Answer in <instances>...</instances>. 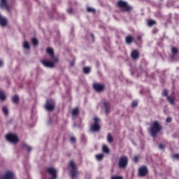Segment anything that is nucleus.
<instances>
[{"label":"nucleus","instance_id":"nucleus-1","mask_svg":"<svg viewBox=\"0 0 179 179\" xmlns=\"http://www.w3.org/2000/svg\"><path fill=\"white\" fill-rule=\"evenodd\" d=\"M162 129H163L162 124L157 121H154L150 125V133L153 138H156L158 132H160Z\"/></svg>","mask_w":179,"mask_h":179},{"label":"nucleus","instance_id":"nucleus-2","mask_svg":"<svg viewBox=\"0 0 179 179\" xmlns=\"http://www.w3.org/2000/svg\"><path fill=\"white\" fill-rule=\"evenodd\" d=\"M117 6L121 12H127V13L132 12V6H129L127 1L120 0L117 2Z\"/></svg>","mask_w":179,"mask_h":179},{"label":"nucleus","instance_id":"nucleus-3","mask_svg":"<svg viewBox=\"0 0 179 179\" xmlns=\"http://www.w3.org/2000/svg\"><path fill=\"white\" fill-rule=\"evenodd\" d=\"M128 157L123 155L120 157L118 161V167L119 169H127L128 167Z\"/></svg>","mask_w":179,"mask_h":179},{"label":"nucleus","instance_id":"nucleus-4","mask_svg":"<svg viewBox=\"0 0 179 179\" xmlns=\"http://www.w3.org/2000/svg\"><path fill=\"white\" fill-rule=\"evenodd\" d=\"M94 123L92 125H91V127H90V131L91 132H99V131H100V129H101V127L99 124L100 119L95 117H94Z\"/></svg>","mask_w":179,"mask_h":179},{"label":"nucleus","instance_id":"nucleus-5","mask_svg":"<svg viewBox=\"0 0 179 179\" xmlns=\"http://www.w3.org/2000/svg\"><path fill=\"white\" fill-rule=\"evenodd\" d=\"M69 167H71V170L70 171V174L72 178L76 177L78 174V168L76 167V164H75V162L71 160L69 163Z\"/></svg>","mask_w":179,"mask_h":179},{"label":"nucleus","instance_id":"nucleus-6","mask_svg":"<svg viewBox=\"0 0 179 179\" xmlns=\"http://www.w3.org/2000/svg\"><path fill=\"white\" fill-rule=\"evenodd\" d=\"M45 108L48 111H53L54 108H55V102H54V100L48 99Z\"/></svg>","mask_w":179,"mask_h":179},{"label":"nucleus","instance_id":"nucleus-7","mask_svg":"<svg viewBox=\"0 0 179 179\" xmlns=\"http://www.w3.org/2000/svg\"><path fill=\"white\" fill-rule=\"evenodd\" d=\"M7 141L8 142H11V143H17L19 142V138H17V136L13 134H8L6 136Z\"/></svg>","mask_w":179,"mask_h":179},{"label":"nucleus","instance_id":"nucleus-8","mask_svg":"<svg viewBox=\"0 0 179 179\" xmlns=\"http://www.w3.org/2000/svg\"><path fill=\"white\" fill-rule=\"evenodd\" d=\"M149 174V170L146 166H142L138 169V176L146 177Z\"/></svg>","mask_w":179,"mask_h":179},{"label":"nucleus","instance_id":"nucleus-9","mask_svg":"<svg viewBox=\"0 0 179 179\" xmlns=\"http://www.w3.org/2000/svg\"><path fill=\"white\" fill-rule=\"evenodd\" d=\"M47 173L50 174V176H52V178L49 179H57V169L52 168V167H49L46 170Z\"/></svg>","mask_w":179,"mask_h":179},{"label":"nucleus","instance_id":"nucleus-10","mask_svg":"<svg viewBox=\"0 0 179 179\" xmlns=\"http://www.w3.org/2000/svg\"><path fill=\"white\" fill-rule=\"evenodd\" d=\"M47 54L50 56V58L54 61V62H58V57H55L54 55V50L51 48H48L46 50Z\"/></svg>","mask_w":179,"mask_h":179},{"label":"nucleus","instance_id":"nucleus-11","mask_svg":"<svg viewBox=\"0 0 179 179\" xmlns=\"http://www.w3.org/2000/svg\"><path fill=\"white\" fill-rule=\"evenodd\" d=\"M41 64H43V65L44 66H45L46 68H54V66H55V64H57V62H55L54 61L50 62L48 60H42Z\"/></svg>","mask_w":179,"mask_h":179},{"label":"nucleus","instance_id":"nucleus-12","mask_svg":"<svg viewBox=\"0 0 179 179\" xmlns=\"http://www.w3.org/2000/svg\"><path fill=\"white\" fill-rule=\"evenodd\" d=\"M0 179H15V174H13V172L8 171L4 176L0 177Z\"/></svg>","mask_w":179,"mask_h":179},{"label":"nucleus","instance_id":"nucleus-13","mask_svg":"<svg viewBox=\"0 0 179 179\" xmlns=\"http://www.w3.org/2000/svg\"><path fill=\"white\" fill-rule=\"evenodd\" d=\"M93 87L96 92H103L104 90V85L99 83H94Z\"/></svg>","mask_w":179,"mask_h":179},{"label":"nucleus","instance_id":"nucleus-14","mask_svg":"<svg viewBox=\"0 0 179 179\" xmlns=\"http://www.w3.org/2000/svg\"><path fill=\"white\" fill-rule=\"evenodd\" d=\"M131 57L133 59H138L139 58V50H134L131 53Z\"/></svg>","mask_w":179,"mask_h":179},{"label":"nucleus","instance_id":"nucleus-15","mask_svg":"<svg viewBox=\"0 0 179 179\" xmlns=\"http://www.w3.org/2000/svg\"><path fill=\"white\" fill-rule=\"evenodd\" d=\"M0 8L2 9L4 8L5 9H7V10H9V6L8 5L6 0H1Z\"/></svg>","mask_w":179,"mask_h":179},{"label":"nucleus","instance_id":"nucleus-16","mask_svg":"<svg viewBox=\"0 0 179 179\" xmlns=\"http://www.w3.org/2000/svg\"><path fill=\"white\" fill-rule=\"evenodd\" d=\"M0 24L5 27L8 24V20H6L5 17H2V15H0Z\"/></svg>","mask_w":179,"mask_h":179},{"label":"nucleus","instance_id":"nucleus-17","mask_svg":"<svg viewBox=\"0 0 179 179\" xmlns=\"http://www.w3.org/2000/svg\"><path fill=\"white\" fill-rule=\"evenodd\" d=\"M103 107L105 108V113L106 115H108L110 114V103L108 102H104L103 103Z\"/></svg>","mask_w":179,"mask_h":179},{"label":"nucleus","instance_id":"nucleus-18","mask_svg":"<svg viewBox=\"0 0 179 179\" xmlns=\"http://www.w3.org/2000/svg\"><path fill=\"white\" fill-rule=\"evenodd\" d=\"M134 36H132V35H128L125 38L127 44H132V43H134Z\"/></svg>","mask_w":179,"mask_h":179},{"label":"nucleus","instance_id":"nucleus-19","mask_svg":"<svg viewBox=\"0 0 179 179\" xmlns=\"http://www.w3.org/2000/svg\"><path fill=\"white\" fill-rule=\"evenodd\" d=\"M167 100L170 104H172V106H174L176 104V99L173 96H167Z\"/></svg>","mask_w":179,"mask_h":179},{"label":"nucleus","instance_id":"nucleus-20","mask_svg":"<svg viewBox=\"0 0 179 179\" xmlns=\"http://www.w3.org/2000/svg\"><path fill=\"white\" fill-rule=\"evenodd\" d=\"M78 114H79V108H76L72 110V112H71L72 117H76L77 115H78Z\"/></svg>","mask_w":179,"mask_h":179},{"label":"nucleus","instance_id":"nucleus-21","mask_svg":"<svg viewBox=\"0 0 179 179\" xmlns=\"http://www.w3.org/2000/svg\"><path fill=\"white\" fill-rule=\"evenodd\" d=\"M19 96L15 95L14 96L12 97V101L14 103V104H18L19 103Z\"/></svg>","mask_w":179,"mask_h":179},{"label":"nucleus","instance_id":"nucleus-22","mask_svg":"<svg viewBox=\"0 0 179 179\" xmlns=\"http://www.w3.org/2000/svg\"><path fill=\"white\" fill-rule=\"evenodd\" d=\"M0 100L1 101H5V100H6V96H5V94L2 91H0Z\"/></svg>","mask_w":179,"mask_h":179},{"label":"nucleus","instance_id":"nucleus-23","mask_svg":"<svg viewBox=\"0 0 179 179\" xmlns=\"http://www.w3.org/2000/svg\"><path fill=\"white\" fill-rule=\"evenodd\" d=\"M104 158V155L103 154H99L96 155V159L98 160V162H101L103 159Z\"/></svg>","mask_w":179,"mask_h":179},{"label":"nucleus","instance_id":"nucleus-24","mask_svg":"<svg viewBox=\"0 0 179 179\" xmlns=\"http://www.w3.org/2000/svg\"><path fill=\"white\" fill-rule=\"evenodd\" d=\"M107 140L108 142H109V143H113V141H114V138H113V136L111 135V134H108V136H107Z\"/></svg>","mask_w":179,"mask_h":179},{"label":"nucleus","instance_id":"nucleus-25","mask_svg":"<svg viewBox=\"0 0 179 179\" xmlns=\"http://www.w3.org/2000/svg\"><path fill=\"white\" fill-rule=\"evenodd\" d=\"M148 26H150V27H152V26H155V24H156V21L153 20H150L148 22Z\"/></svg>","mask_w":179,"mask_h":179},{"label":"nucleus","instance_id":"nucleus-26","mask_svg":"<svg viewBox=\"0 0 179 179\" xmlns=\"http://www.w3.org/2000/svg\"><path fill=\"white\" fill-rule=\"evenodd\" d=\"M22 146H23V148H25V149H27V150L28 152H31V146H29V145H27V144L25 143H24L22 144Z\"/></svg>","mask_w":179,"mask_h":179},{"label":"nucleus","instance_id":"nucleus-27","mask_svg":"<svg viewBox=\"0 0 179 179\" xmlns=\"http://www.w3.org/2000/svg\"><path fill=\"white\" fill-rule=\"evenodd\" d=\"M23 47L24 48H25V50H30V45L28 43L27 41H25L24 43Z\"/></svg>","mask_w":179,"mask_h":179},{"label":"nucleus","instance_id":"nucleus-28","mask_svg":"<svg viewBox=\"0 0 179 179\" xmlns=\"http://www.w3.org/2000/svg\"><path fill=\"white\" fill-rule=\"evenodd\" d=\"M103 152L104 153H110V150L108 149V147H107V145L103 146Z\"/></svg>","mask_w":179,"mask_h":179},{"label":"nucleus","instance_id":"nucleus-29","mask_svg":"<svg viewBox=\"0 0 179 179\" xmlns=\"http://www.w3.org/2000/svg\"><path fill=\"white\" fill-rule=\"evenodd\" d=\"M87 12L91 13H94V12H96V10H94L92 7H87Z\"/></svg>","mask_w":179,"mask_h":179},{"label":"nucleus","instance_id":"nucleus-30","mask_svg":"<svg viewBox=\"0 0 179 179\" xmlns=\"http://www.w3.org/2000/svg\"><path fill=\"white\" fill-rule=\"evenodd\" d=\"M32 44L33 45H38V41L36 38H32Z\"/></svg>","mask_w":179,"mask_h":179},{"label":"nucleus","instance_id":"nucleus-31","mask_svg":"<svg viewBox=\"0 0 179 179\" xmlns=\"http://www.w3.org/2000/svg\"><path fill=\"white\" fill-rule=\"evenodd\" d=\"M171 52H172L173 55H176V54L178 53V50L173 47L171 48Z\"/></svg>","mask_w":179,"mask_h":179},{"label":"nucleus","instance_id":"nucleus-32","mask_svg":"<svg viewBox=\"0 0 179 179\" xmlns=\"http://www.w3.org/2000/svg\"><path fill=\"white\" fill-rule=\"evenodd\" d=\"M3 113L6 115H8V114H9V110H8V108H6V106L3 107Z\"/></svg>","mask_w":179,"mask_h":179},{"label":"nucleus","instance_id":"nucleus-33","mask_svg":"<svg viewBox=\"0 0 179 179\" xmlns=\"http://www.w3.org/2000/svg\"><path fill=\"white\" fill-rule=\"evenodd\" d=\"M84 73H90V67H84L83 68Z\"/></svg>","mask_w":179,"mask_h":179},{"label":"nucleus","instance_id":"nucleus-34","mask_svg":"<svg viewBox=\"0 0 179 179\" xmlns=\"http://www.w3.org/2000/svg\"><path fill=\"white\" fill-rule=\"evenodd\" d=\"M162 96L164 97H169V91H167V90H164L162 92Z\"/></svg>","mask_w":179,"mask_h":179},{"label":"nucleus","instance_id":"nucleus-35","mask_svg":"<svg viewBox=\"0 0 179 179\" xmlns=\"http://www.w3.org/2000/svg\"><path fill=\"white\" fill-rule=\"evenodd\" d=\"M138 106V101H133L131 103V107L135 108V107Z\"/></svg>","mask_w":179,"mask_h":179},{"label":"nucleus","instance_id":"nucleus-36","mask_svg":"<svg viewBox=\"0 0 179 179\" xmlns=\"http://www.w3.org/2000/svg\"><path fill=\"white\" fill-rule=\"evenodd\" d=\"M110 179H124V178L120 176H111Z\"/></svg>","mask_w":179,"mask_h":179},{"label":"nucleus","instance_id":"nucleus-37","mask_svg":"<svg viewBox=\"0 0 179 179\" xmlns=\"http://www.w3.org/2000/svg\"><path fill=\"white\" fill-rule=\"evenodd\" d=\"M70 141L73 143L74 142H76V138L73 136L70 138Z\"/></svg>","mask_w":179,"mask_h":179},{"label":"nucleus","instance_id":"nucleus-38","mask_svg":"<svg viewBox=\"0 0 179 179\" xmlns=\"http://www.w3.org/2000/svg\"><path fill=\"white\" fill-rule=\"evenodd\" d=\"M134 161L135 163H138V162H139V157H138V156L134 157Z\"/></svg>","mask_w":179,"mask_h":179},{"label":"nucleus","instance_id":"nucleus-39","mask_svg":"<svg viewBox=\"0 0 179 179\" xmlns=\"http://www.w3.org/2000/svg\"><path fill=\"white\" fill-rule=\"evenodd\" d=\"M173 159H178V160H179V154H175V155L173 156Z\"/></svg>","mask_w":179,"mask_h":179},{"label":"nucleus","instance_id":"nucleus-40","mask_svg":"<svg viewBox=\"0 0 179 179\" xmlns=\"http://www.w3.org/2000/svg\"><path fill=\"white\" fill-rule=\"evenodd\" d=\"M70 66H75V59H73L72 62H70Z\"/></svg>","mask_w":179,"mask_h":179},{"label":"nucleus","instance_id":"nucleus-41","mask_svg":"<svg viewBox=\"0 0 179 179\" xmlns=\"http://www.w3.org/2000/svg\"><path fill=\"white\" fill-rule=\"evenodd\" d=\"M67 12H68V13L71 14V13L73 12V9H72L71 8H69V9L67 10Z\"/></svg>","mask_w":179,"mask_h":179},{"label":"nucleus","instance_id":"nucleus-42","mask_svg":"<svg viewBox=\"0 0 179 179\" xmlns=\"http://www.w3.org/2000/svg\"><path fill=\"white\" fill-rule=\"evenodd\" d=\"M171 121H172V119L170 117H167L166 120V122H171Z\"/></svg>","mask_w":179,"mask_h":179},{"label":"nucleus","instance_id":"nucleus-43","mask_svg":"<svg viewBox=\"0 0 179 179\" xmlns=\"http://www.w3.org/2000/svg\"><path fill=\"white\" fill-rule=\"evenodd\" d=\"M159 149H164V145H163V144H159Z\"/></svg>","mask_w":179,"mask_h":179},{"label":"nucleus","instance_id":"nucleus-44","mask_svg":"<svg viewBox=\"0 0 179 179\" xmlns=\"http://www.w3.org/2000/svg\"><path fill=\"white\" fill-rule=\"evenodd\" d=\"M137 40H138V41H140V40H142V36H138L137 37Z\"/></svg>","mask_w":179,"mask_h":179},{"label":"nucleus","instance_id":"nucleus-45","mask_svg":"<svg viewBox=\"0 0 179 179\" xmlns=\"http://www.w3.org/2000/svg\"><path fill=\"white\" fill-rule=\"evenodd\" d=\"M3 62L2 60H0V67L3 66Z\"/></svg>","mask_w":179,"mask_h":179},{"label":"nucleus","instance_id":"nucleus-46","mask_svg":"<svg viewBox=\"0 0 179 179\" xmlns=\"http://www.w3.org/2000/svg\"><path fill=\"white\" fill-rule=\"evenodd\" d=\"M91 36L92 37L93 40L94 39V35L93 34H91Z\"/></svg>","mask_w":179,"mask_h":179},{"label":"nucleus","instance_id":"nucleus-47","mask_svg":"<svg viewBox=\"0 0 179 179\" xmlns=\"http://www.w3.org/2000/svg\"><path fill=\"white\" fill-rule=\"evenodd\" d=\"M161 1H163V0H161Z\"/></svg>","mask_w":179,"mask_h":179}]
</instances>
